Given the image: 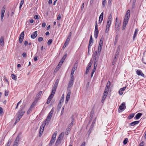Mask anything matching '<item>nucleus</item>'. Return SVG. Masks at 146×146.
<instances>
[{"mask_svg":"<svg viewBox=\"0 0 146 146\" xmlns=\"http://www.w3.org/2000/svg\"><path fill=\"white\" fill-rule=\"evenodd\" d=\"M59 81V80L58 79L56 80L54 87L52 88L51 93L49 96L47 100H51L57 88Z\"/></svg>","mask_w":146,"mask_h":146,"instance_id":"nucleus-1","label":"nucleus"},{"mask_svg":"<svg viewBox=\"0 0 146 146\" xmlns=\"http://www.w3.org/2000/svg\"><path fill=\"white\" fill-rule=\"evenodd\" d=\"M130 15V11L129 10L127 11L125 18L123 20V24L126 25L128 23Z\"/></svg>","mask_w":146,"mask_h":146,"instance_id":"nucleus-2","label":"nucleus"},{"mask_svg":"<svg viewBox=\"0 0 146 146\" xmlns=\"http://www.w3.org/2000/svg\"><path fill=\"white\" fill-rule=\"evenodd\" d=\"M25 113V111L23 110V108L21 109L18 111L16 115H17V118H21Z\"/></svg>","mask_w":146,"mask_h":146,"instance_id":"nucleus-3","label":"nucleus"},{"mask_svg":"<svg viewBox=\"0 0 146 146\" xmlns=\"http://www.w3.org/2000/svg\"><path fill=\"white\" fill-rule=\"evenodd\" d=\"M20 138L19 136H18L15 139L13 146H18V143L19 141Z\"/></svg>","mask_w":146,"mask_h":146,"instance_id":"nucleus-4","label":"nucleus"},{"mask_svg":"<svg viewBox=\"0 0 146 146\" xmlns=\"http://www.w3.org/2000/svg\"><path fill=\"white\" fill-rule=\"evenodd\" d=\"M111 23L107 21L106 28L105 31V32L106 33H108L109 31V28L110 26V25Z\"/></svg>","mask_w":146,"mask_h":146,"instance_id":"nucleus-5","label":"nucleus"},{"mask_svg":"<svg viewBox=\"0 0 146 146\" xmlns=\"http://www.w3.org/2000/svg\"><path fill=\"white\" fill-rule=\"evenodd\" d=\"M125 103V102H123L119 107L120 110H124L126 108Z\"/></svg>","mask_w":146,"mask_h":146,"instance_id":"nucleus-6","label":"nucleus"},{"mask_svg":"<svg viewBox=\"0 0 146 146\" xmlns=\"http://www.w3.org/2000/svg\"><path fill=\"white\" fill-rule=\"evenodd\" d=\"M136 73L139 76H141L143 77L144 76V75L142 72V71L140 70H137Z\"/></svg>","mask_w":146,"mask_h":146,"instance_id":"nucleus-7","label":"nucleus"},{"mask_svg":"<svg viewBox=\"0 0 146 146\" xmlns=\"http://www.w3.org/2000/svg\"><path fill=\"white\" fill-rule=\"evenodd\" d=\"M126 88V87H124L123 88H121L120 89L119 91V93L120 95H122L123 93V91H124Z\"/></svg>","mask_w":146,"mask_h":146,"instance_id":"nucleus-8","label":"nucleus"},{"mask_svg":"<svg viewBox=\"0 0 146 146\" xmlns=\"http://www.w3.org/2000/svg\"><path fill=\"white\" fill-rule=\"evenodd\" d=\"M103 15L104 13L103 12H102L101 14H100L99 18V23L101 24L103 20Z\"/></svg>","mask_w":146,"mask_h":146,"instance_id":"nucleus-9","label":"nucleus"},{"mask_svg":"<svg viewBox=\"0 0 146 146\" xmlns=\"http://www.w3.org/2000/svg\"><path fill=\"white\" fill-rule=\"evenodd\" d=\"M102 45H99L98 47V54H97L98 56H100V53H101V50L102 48Z\"/></svg>","mask_w":146,"mask_h":146,"instance_id":"nucleus-10","label":"nucleus"},{"mask_svg":"<svg viewBox=\"0 0 146 146\" xmlns=\"http://www.w3.org/2000/svg\"><path fill=\"white\" fill-rule=\"evenodd\" d=\"M117 18H116L115 27V28H117V30H118V29L119 28H119V27L120 26V25L119 23V22L117 21Z\"/></svg>","mask_w":146,"mask_h":146,"instance_id":"nucleus-11","label":"nucleus"},{"mask_svg":"<svg viewBox=\"0 0 146 146\" xmlns=\"http://www.w3.org/2000/svg\"><path fill=\"white\" fill-rule=\"evenodd\" d=\"M37 35V32L35 31L31 35V36L32 38L34 39L36 37Z\"/></svg>","mask_w":146,"mask_h":146,"instance_id":"nucleus-12","label":"nucleus"},{"mask_svg":"<svg viewBox=\"0 0 146 146\" xmlns=\"http://www.w3.org/2000/svg\"><path fill=\"white\" fill-rule=\"evenodd\" d=\"M139 122V121H135L130 123V125L131 126H133L135 125L138 124Z\"/></svg>","mask_w":146,"mask_h":146,"instance_id":"nucleus-13","label":"nucleus"},{"mask_svg":"<svg viewBox=\"0 0 146 146\" xmlns=\"http://www.w3.org/2000/svg\"><path fill=\"white\" fill-rule=\"evenodd\" d=\"M4 37L3 36H1L0 38V44L1 46H3L4 45Z\"/></svg>","mask_w":146,"mask_h":146,"instance_id":"nucleus-14","label":"nucleus"},{"mask_svg":"<svg viewBox=\"0 0 146 146\" xmlns=\"http://www.w3.org/2000/svg\"><path fill=\"white\" fill-rule=\"evenodd\" d=\"M44 128H40V131L38 135L39 137H40L42 136L43 132L44 131Z\"/></svg>","mask_w":146,"mask_h":146,"instance_id":"nucleus-15","label":"nucleus"},{"mask_svg":"<svg viewBox=\"0 0 146 146\" xmlns=\"http://www.w3.org/2000/svg\"><path fill=\"white\" fill-rule=\"evenodd\" d=\"M93 43V40H89L88 47V53H89V48L91 47V46L92 45Z\"/></svg>","mask_w":146,"mask_h":146,"instance_id":"nucleus-16","label":"nucleus"},{"mask_svg":"<svg viewBox=\"0 0 146 146\" xmlns=\"http://www.w3.org/2000/svg\"><path fill=\"white\" fill-rule=\"evenodd\" d=\"M138 30L137 29H136L133 38V40H134L135 37L136 36L137 34L138 33Z\"/></svg>","mask_w":146,"mask_h":146,"instance_id":"nucleus-17","label":"nucleus"},{"mask_svg":"<svg viewBox=\"0 0 146 146\" xmlns=\"http://www.w3.org/2000/svg\"><path fill=\"white\" fill-rule=\"evenodd\" d=\"M64 135V133H61L59 136V137L58 138V139H59L61 140H62L63 138V137Z\"/></svg>","mask_w":146,"mask_h":146,"instance_id":"nucleus-18","label":"nucleus"},{"mask_svg":"<svg viewBox=\"0 0 146 146\" xmlns=\"http://www.w3.org/2000/svg\"><path fill=\"white\" fill-rule=\"evenodd\" d=\"M142 115V113H138L136 115L135 117L137 119H139L140 117Z\"/></svg>","mask_w":146,"mask_h":146,"instance_id":"nucleus-19","label":"nucleus"},{"mask_svg":"<svg viewBox=\"0 0 146 146\" xmlns=\"http://www.w3.org/2000/svg\"><path fill=\"white\" fill-rule=\"evenodd\" d=\"M61 140L57 139L55 143V146H58L61 143Z\"/></svg>","mask_w":146,"mask_h":146,"instance_id":"nucleus-20","label":"nucleus"},{"mask_svg":"<svg viewBox=\"0 0 146 146\" xmlns=\"http://www.w3.org/2000/svg\"><path fill=\"white\" fill-rule=\"evenodd\" d=\"M95 59V60L94 63V66L93 69L96 70L98 64V60H96V59Z\"/></svg>","mask_w":146,"mask_h":146,"instance_id":"nucleus-21","label":"nucleus"},{"mask_svg":"<svg viewBox=\"0 0 146 146\" xmlns=\"http://www.w3.org/2000/svg\"><path fill=\"white\" fill-rule=\"evenodd\" d=\"M51 117L52 116L50 115H48L46 119L45 120L46 121H47V122L48 123L49 122L51 118Z\"/></svg>","mask_w":146,"mask_h":146,"instance_id":"nucleus-22","label":"nucleus"},{"mask_svg":"<svg viewBox=\"0 0 146 146\" xmlns=\"http://www.w3.org/2000/svg\"><path fill=\"white\" fill-rule=\"evenodd\" d=\"M73 84V81H70L68 86V88H70L72 87Z\"/></svg>","mask_w":146,"mask_h":146,"instance_id":"nucleus-23","label":"nucleus"},{"mask_svg":"<svg viewBox=\"0 0 146 146\" xmlns=\"http://www.w3.org/2000/svg\"><path fill=\"white\" fill-rule=\"evenodd\" d=\"M55 139H51L50 141L49 144V146H51L54 142Z\"/></svg>","mask_w":146,"mask_h":146,"instance_id":"nucleus-24","label":"nucleus"},{"mask_svg":"<svg viewBox=\"0 0 146 146\" xmlns=\"http://www.w3.org/2000/svg\"><path fill=\"white\" fill-rule=\"evenodd\" d=\"M99 33V31H94V36L95 38H97L98 37Z\"/></svg>","mask_w":146,"mask_h":146,"instance_id":"nucleus-25","label":"nucleus"},{"mask_svg":"<svg viewBox=\"0 0 146 146\" xmlns=\"http://www.w3.org/2000/svg\"><path fill=\"white\" fill-rule=\"evenodd\" d=\"M63 103V101H60L59 103L58 104V107L59 109H60Z\"/></svg>","mask_w":146,"mask_h":146,"instance_id":"nucleus-26","label":"nucleus"},{"mask_svg":"<svg viewBox=\"0 0 146 146\" xmlns=\"http://www.w3.org/2000/svg\"><path fill=\"white\" fill-rule=\"evenodd\" d=\"M70 92H68L66 97V100H69L70 98Z\"/></svg>","mask_w":146,"mask_h":146,"instance_id":"nucleus-27","label":"nucleus"},{"mask_svg":"<svg viewBox=\"0 0 146 146\" xmlns=\"http://www.w3.org/2000/svg\"><path fill=\"white\" fill-rule=\"evenodd\" d=\"M103 39H104V38H103V36H102V37H101V38L100 39L99 45H100L102 46Z\"/></svg>","mask_w":146,"mask_h":146,"instance_id":"nucleus-28","label":"nucleus"},{"mask_svg":"<svg viewBox=\"0 0 146 146\" xmlns=\"http://www.w3.org/2000/svg\"><path fill=\"white\" fill-rule=\"evenodd\" d=\"M94 31H99L98 30V25H97V21H96V25L95 29Z\"/></svg>","mask_w":146,"mask_h":146,"instance_id":"nucleus-29","label":"nucleus"},{"mask_svg":"<svg viewBox=\"0 0 146 146\" xmlns=\"http://www.w3.org/2000/svg\"><path fill=\"white\" fill-rule=\"evenodd\" d=\"M134 116V113H131L130 114L129 116L127 117V119H130L133 118Z\"/></svg>","mask_w":146,"mask_h":146,"instance_id":"nucleus-30","label":"nucleus"},{"mask_svg":"<svg viewBox=\"0 0 146 146\" xmlns=\"http://www.w3.org/2000/svg\"><path fill=\"white\" fill-rule=\"evenodd\" d=\"M46 122H47V121H44L43 122V123L42 124L40 128L44 129V127L46 125Z\"/></svg>","mask_w":146,"mask_h":146,"instance_id":"nucleus-31","label":"nucleus"},{"mask_svg":"<svg viewBox=\"0 0 146 146\" xmlns=\"http://www.w3.org/2000/svg\"><path fill=\"white\" fill-rule=\"evenodd\" d=\"M36 103V101H34V102L32 104V105H31L30 107L31 108H33L34 107Z\"/></svg>","mask_w":146,"mask_h":146,"instance_id":"nucleus-32","label":"nucleus"},{"mask_svg":"<svg viewBox=\"0 0 146 146\" xmlns=\"http://www.w3.org/2000/svg\"><path fill=\"white\" fill-rule=\"evenodd\" d=\"M11 76L12 79L15 80H17V76L15 75L14 74H12Z\"/></svg>","mask_w":146,"mask_h":146,"instance_id":"nucleus-33","label":"nucleus"},{"mask_svg":"<svg viewBox=\"0 0 146 146\" xmlns=\"http://www.w3.org/2000/svg\"><path fill=\"white\" fill-rule=\"evenodd\" d=\"M67 56V54H66L62 57V58L61 59V60L63 62H64V60H65V59H66V57Z\"/></svg>","mask_w":146,"mask_h":146,"instance_id":"nucleus-34","label":"nucleus"},{"mask_svg":"<svg viewBox=\"0 0 146 146\" xmlns=\"http://www.w3.org/2000/svg\"><path fill=\"white\" fill-rule=\"evenodd\" d=\"M77 64L76 63L74 64V66L73 67L72 70H75L77 68Z\"/></svg>","mask_w":146,"mask_h":146,"instance_id":"nucleus-35","label":"nucleus"},{"mask_svg":"<svg viewBox=\"0 0 146 146\" xmlns=\"http://www.w3.org/2000/svg\"><path fill=\"white\" fill-rule=\"evenodd\" d=\"M70 38L68 37L65 41L64 44H66L67 45L68 44V43L70 41Z\"/></svg>","mask_w":146,"mask_h":146,"instance_id":"nucleus-36","label":"nucleus"},{"mask_svg":"<svg viewBox=\"0 0 146 146\" xmlns=\"http://www.w3.org/2000/svg\"><path fill=\"white\" fill-rule=\"evenodd\" d=\"M128 141V139L127 138H125V139L124 140L123 143L124 145H126Z\"/></svg>","mask_w":146,"mask_h":146,"instance_id":"nucleus-37","label":"nucleus"},{"mask_svg":"<svg viewBox=\"0 0 146 146\" xmlns=\"http://www.w3.org/2000/svg\"><path fill=\"white\" fill-rule=\"evenodd\" d=\"M32 108H31L30 107L29 108V109L28 110L27 112V114H29L30 113H31L32 110Z\"/></svg>","mask_w":146,"mask_h":146,"instance_id":"nucleus-38","label":"nucleus"},{"mask_svg":"<svg viewBox=\"0 0 146 146\" xmlns=\"http://www.w3.org/2000/svg\"><path fill=\"white\" fill-rule=\"evenodd\" d=\"M5 8L4 7H3L1 10V14L4 15L5 12Z\"/></svg>","mask_w":146,"mask_h":146,"instance_id":"nucleus-39","label":"nucleus"},{"mask_svg":"<svg viewBox=\"0 0 146 146\" xmlns=\"http://www.w3.org/2000/svg\"><path fill=\"white\" fill-rule=\"evenodd\" d=\"M119 49L118 50L117 49L116 51L115 54V58H116L117 56L119 53Z\"/></svg>","mask_w":146,"mask_h":146,"instance_id":"nucleus-40","label":"nucleus"},{"mask_svg":"<svg viewBox=\"0 0 146 146\" xmlns=\"http://www.w3.org/2000/svg\"><path fill=\"white\" fill-rule=\"evenodd\" d=\"M94 114V111L93 110H92L90 113V119L91 120L92 118V117L93 116V115Z\"/></svg>","mask_w":146,"mask_h":146,"instance_id":"nucleus-41","label":"nucleus"},{"mask_svg":"<svg viewBox=\"0 0 146 146\" xmlns=\"http://www.w3.org/2000/svg\"><path fill=\"white\" fill-rule=\"evenodd\" d=\"M97 54V52L95 51L94 53L93 54V59H96V56Z\"/></svg>","mask_w":146,"mask_h":146,"instance_id":"nucleus-42","label":"nucleus"},{"mask_svg":"<svg viewBox=\"0 0 146 146\" xmlns=\"http://www.w3.org/2000/svg\"><path fill=\"white\" fill-rule=\"evenodd\" d=\"M118 37H117V35L115 37V41L114 42V45H115L117 41Z\"/></svg>","mask_w":146,"mask_h":146,"instance_id":"nucleus-43","label":"nucleus"},{"mask_svg":"<svg viewBox=\"0 0 146 146\" xmlns=\"http://www.w3.org/2000/svg\"><path fill=\"white\" fill-rule=\"evenodd\" d=\"M71 118V119H72V122L69 125H71L72 126L74 123V118L73 115H72V116Z\"/></svg>","mask_w":146,"mask_h":146,"instance_id":"nucleus-44","label":"nucleus"},{"mask_svg":"<svg viewBox=\"0 0 146 146\" xmlns=\"http://www.w3.org/2000/svg\"><path fill=\"white\" fill-rule=\"evenodd\" d=\"M24 32L23 31L21 34L20 35L19 37L23 38H24Z\"/></svg>","mask_w":146,"mask_h":146,"instance_id":"nucleus-45","label":"nucleus"},{"mask_svg":"<svg viewBox=\"0 0 146 146\" xmlns=\"http://www.w3.org/2000/svg\"><path fill=\"white\" fill-rule=\"evenodd\" d=\"M52 40L51 39H49L47 42L48 44V45H50L52 43Z\"/></svg>","mask_w":146,"mask_h":146,"instance_id":"nucleus-46","label":"nucleus"},{"mask_svg":"<svg viewBox=\"0 0 146 146\" xmlns=\"http://www.w3.org/2000/svg\"><path fill=\"white\" fill-rule=\"evenodd\" d=\"M60 67L61 66H59V65H58L55 70V71H56V72L58 71L59 68H60Z\"/></svg>","mask_w":146,"mask_h":146,"instance_id":"nucleus-47","label":"nucleus"},{"mask_svg":"<svg viewBox=\"0 0 146 146\" xmlns=\"http://www.w3.org/2000/svg\"><path fill=\"white\" fill-rule=\"evenodd\" d=\"M90 68L88 67H86V72H85V74H88V73L89 72V70Z\"/></svg>","mask_w":146,"mask_h":146,"instance_id":"nucleus-48","label":"nucleus"},{"mask_svg":"<svg viewBox=\"0 0 146 146\" xmlns=\"http://www.w3.org/2000/svg\"><path fill=\"white\" fill-rule=\"evenodd\" d=\"M42 91H40L39 92L38 94L37 95V98H39V97H40V96H41V95L42 94Z\"/></svg>","mask_w":146,"mask_h":146,"instance_id":"nucleus-49","label":"nucleus"},{"mask_svg":"<svg viewBox=\"0 0 146 146\" xmlns=\"http://www.w3.org/2000/svg\"><path fill=\"white\" fill-rule=\"evenodd\" d=\"M23 3H24V0H21V3H20V6L19 7L20 9H21V8L22 7V5L23 4Z\"/></svg>","mask_w":146,"mask_h":146,"instance_id":"nucleus-50","label":"nucleus"},{"mask_svg":"<svg viewBox=\"0 0 146 146\" xmlns=\"http://www.w3.org/2000/svg\"><path fill=\"white\" fill-rule=\"evenodd\" d=\"M92 63L93 62L92 61L90 60V62L89 64L87 67L90 68L92 65Z\"/></svg>","mask_w":146,"mask_h":146,"instance_id":"nucleus-51","label":"nucleus"},{"mask_svg":"<svg viewBox=\"0 0 146 146\" xmlns=\"http://www.w3.org/2000/svg\"><path fill=\"white\" fill-rule=\"evenodd\" d=\"M106 3V0H104V1H103L102 3V5L103 7H104L105 6Z\"/></svg>","mask_w":146,"mask_h":146,"instance_id":"nucleus-52","label":"nucleus"},{"mask_svg":"<svg viewBox=\"0 0 146 146\" xmlns=\"http://www.w3.org/2000/svg\"><path fill=\"white\" fill-rule=\"evenodd\" d=\"M18 118V119H17L16 120L15 123H14V125H15L21 119L20 118Z\"/></svg>","mask_w":146,"mask_h":146,"instance_id":"nucleus-53","label":"nucleus"},{"mask_svg":"<svg viewBox=\"0 0 146 146\" xmlns=\"http://www.w3.org/2000/svg\"><path fill=\"white\" fill-rule=\"evenodd\" d=\"M3 78H4V80H5V81L7 83V84H9V81H8V80L7 79V78L5 76H4L3 77Z\"/></svg>","mask_w":146,"mask_h":146,"instance_id":"nucleus-54","label":"nucleus"},{"mask_svg":"<svg viewBox=\"0 0 146 146\" xmlns=\"http://www.w3.org/2000/svg\"><path fill=\"white\" fill-rule=\"evenodd\" d=\"M23 39L24 38H23L19 37V42L21 44L22 43V42H23Z\"/></svg>","mask_w":146,"mask_h":146,"instance_id":"nucleus-55","label":"nucleus"},{"mask_svg":"<svg viewBox=\"0 0 146 146\" xmlns=\"http://www.w3.org/2000/svg\"><path fill=\"white\" fill-rule=\"evenodd\" d=\"M43 38L42 37H39L38 39V41L41 42L43 40Z\"/></svg>","mask_w":146,"mask_h":146,"instance_id":"nucleus-56","label":"nucleus"},{"mask_svg":"<svg viewBox=\"0 0 146 146\" xmlns=\"http://www.w3.org/2000/svg\"><path fill=\"white\" fill-rule=\"evenodd\" d=\"M70 132V130L67 129L66 131V135H68L69 133Z\"/></svg>","mask_w":146,"mask_h":146,"instance_id":"nucleus-57","label":"nucleus"},{"mask_svg":"<svg viewBox=\"0 0 146 146\" xmlns=\"http://www.w3.org/2000/svg\"><path fill=\"white\" fill-rule=\"evenodd\" d=\"M3 113V108L0 107V113L1 114Z\"/></svg>","mask_w":146,"mask_h":146,"instance_id":"nucleus-58","label":"nucleus"},{"mask_svg":"<svg viewBox=\"0 0 146 146\" xmlns=\"http://www.w3.org/2000/svg\"><path fill=\"white\" fill-rule=\"evenodd\" d=\"M144 143L143 141L139 145V146H144Z\"/></svg>","mask_w":146,"mask_h":146,"instance_id":"nucleus-59","label":"nucleus"},{"mask_svg":"<svg viewBox=\"0 0 146 146\" xmlns=\"http://www.w3.org/2000/svg\"><path fill=\"white\" fill-rule=\"evenodd\" d=\"M110 82L109 81L107 83L106 86L108 87H110Z\"/></svg>","mask_w":146,"mask_h":146,"instance_id":"nucleus-60","label":"nucleus"},{"mask_svg":"<svg viewBox=\"0 0 146 146\" xmlns=\"http://www.w3.org/2000/svg\"><path fill=\"white\" fill-rule=\"evenodd\" d=\"M9 94V92L7 91H5V96H7Z\"/></svg>","mask_w":146,"mask_h":146,"instance_id":"nucleus-61","label":"nucleus"},{"mask_svg":"<svg viewBox=\"0 0 146 146\" xmlns=\"http://www.w3.org/2000/svg\"><path fill=\"white\" fill-rule=\"evenodd\" d=\"M60 18H61L60 14H59L58 16V17H57V19L58 20H59L60 19Z\"/></svg>","mask_w":146,"mask_h":146,"instance_id":"nucleus-62","label":"nucleus"},{"mask_svg":"<svg viewBox=\"0 0 146 146\" xmlns=\"http://www.w3.org/2000/svg\"><path fill=\"white\" fill-rule=\"evenodd\" d=\"M63 62L61 60H60L59 63L58 64V65H59V66H61V65H62V64L63 63Z\"/></svg>","mask_w":146,"mask_h":146,"instance_id":"nucleus-63","label":"nucleus"},{"mask_svg":"<svg viewBox=\"0 0 146 146\" xmlns=\"http://www.w3.org/2000/svg\"><path fill=\"white\" fill-rule=\"evenodd\" d=\"M72 126L71 125H69L68 126V128H67V129H68L69 130H70L71 129V127H72Z\"/></svg>","mask_w":146,"mask_h":146,"instance_id":"nucleus-64","label":"nucleus"}]
</instances>
